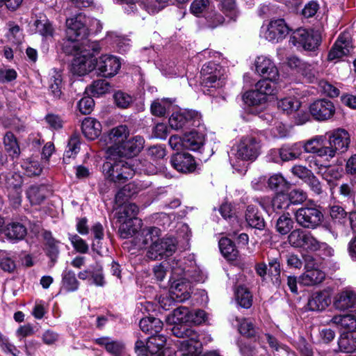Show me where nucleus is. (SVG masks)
Instances as JSON below:
<instances>
[{"instance_id": "f257e3e1", "label": "nucleus", "mask_w": 356, "mask_h": 356, "mask_svg": "<svg viewBox=\"0 0 356 356\" xmlns=\"http://www.w3.org/2000/svg\"><path fill=\"white\" fill-rule=\"evenodd\" d=\"M350 143L348 132L343 129H337L325 135H318L307 140L305 152L314 154L323 159L311 161L315 166L321 170L329 165L330 161L337 154L347 152Z\"/></svg>"}, {"instance_id": "f03ea898", "label": "nucleus", "mask_w": 356, "mask_h": 356, "mask_svg": "<svg viewBox=\"0 0 356 356\" xmlns=\"http://www.w3.org/2000/svg\"><path fill=\"white\" fill-rule=\"evenodd\" d=\"M102 169L105 177L118 184L131 179L136 172L134 160L118 159V156H108Z\"/></svg>"}, {"instance_id": "7ed1b4c3", "label": "nucleus", "mask_w": 356, "mask_h": 356, "mask_svg": "<svg viewBox=\"0 0 356 356\" xmlns=\"http://www.w3.org/2000/svg\"><path fill=\"white\" fill-rule=\"evenodd\" d=\"M201 85L204 92H209L211 88L219 89L222 88L226 83L227 76L225 69L220 65L213 62L205 63L200 72Z\"/></svg>"}, {"instance_id": "20e7f679", "label": "nucleus", "mask_w": 356, "mask_h": 356, "mask_svg": "<svg viewBox=\"0 0 356 356\" xmlns=\"http://www.w3.org/2000/svg\"><path fill=\"white\" fill-rule=\"evenodd\" d=\"M172 328V334L179 338H186L179 341V350L181 353L180 356L184 354L195 353L196 348L201 347V343L199 340L198 334L192 329L188 328L184 324H173Z\"/></svg>"}, {"instance_id": "39448f33", "label": "nucleus", "mask_w": 356, "mask_h": 356, "mask_svg": "<svg viewBox=\"0 0 356 356\" xmlns=\"http://www.w3.org/2000/svg\"><path fill=\"white\" fill-rule=\"evenodd\" d=\"M202 123V116L193 110H180L174 112L169 118V124L175 130L198 127Z\"/></svg>"}, {"instance_id": "423d86ee", "label": "nucleus", "mask_w": 356, "mask_h": 356, "mask_svg": "<svg viewBox=\"0 0 356 356\" xmlns=\"http://www.w3.org/2000/svg\"><path fill=\"white\" fill-rule=\"evenodd\" d=\"M261 141L255 137H243L236 146L235 156L241 161H254L260 154Z\"/></svg>"}, {"instance_id": "0eeeda50", "label": "nucleus", "mask_w": 356, "mask_h": 356, "mask_svg": "<svg viewBox=\"0 0 356 356\" xmlns=\"http://www.w3.org/2000/svg\"><path fill=\"white\" fill-rule=\"evenodd\" d=\"M63 50L67 54L75 53L71 68L73 74H77L78 76H83L95 68V58L92 56H89L88 54H86L81 51L77 53L76 46L75 44L72 45V49L64 46Z\"/></svg>"}, {"instance_id": "6e6552de", "label": "nucleus", "mask_w": 356, "mask_h": 356, "mask_svg": "<svg viewBox=\"0 0 356 356\" xmlns=\"http://www.w3.org/2000/svg\"><path fill=\"white\" fill-rule=\"evenodd\" d=\"M295 217L297 222L302 227L315 229L323 221V214L315 207H304L298 209Z\"/></svg>"}, {"instance_id": "1a4fd4ad", "label": "nucleus", "mask_w": 356, "mask_h": 356, "mask_svg": "<svg viewBox=\"0 0 356 356\" xmlns=\"http://www.w3.org/2000/svg\"><path fill=\"white\" fill-rule=\"evenodd\" d=\"M290 40L294 45L300 44L305 50L314 51L321 44V33L319 30L298 29Z\"/></svg>"}, {"instance_id": "9d476101", "label": "nucleus", "mask_w": 356, "mask_h": 356, "mask_svg": "<svg viewBox=\"0 0 356 356\" xmlns=\"http://www.w3.org/2000/svg\"><path fill=\"white\" fill-rule=\"evenodd\" d=\"M177 241L173 237H168L159 239L150 245L147 252V257L152 259H161L163 257H169L175 252Z\"/></svg>"}, {"instance_id": "9b49d317", "label": "nucleus", "mask_w": 356, "mask_h": 356, "mask_svg": "<svg viewBox=\"0 0 356 356\" xmlns=\"http://www.w3.org/2000/svg\"><path fill=\"white\" fill-rule=\"evenodd\" d=\"M88 18L82 15L78 14L74 17L67 19L66 20V35L67 42H71L74 45V42L79 38H83L88 35L89 29L86 24Z\"/></svg>"}, {"instance_id": "f8f14e48", "label": "nucleus", "mask_w": 356, "mask_h": 356, "mask_svg": "<svg viewBox=\"0 0 356 356\" xmlns=\"http://www.w3.org/2000/svg\"><path fill=\"white\" fill-rule=\"evenodd\" d=\"M313 118L319 122L332 119L336 113V106L331 100L322 98L314 101L309 107Z\"/></svg>"}, {"instance_id": "ddd939ff", "label": "nucleus", "mask_w": 356, "mask_h": 356, "mask_svg": "<svg viewBox=\"0 0 356 356\" xmlns=\"http://www.w3.org/2000/svg\"><path fill=\"white\" fill-rule=\"evenodd\" d=\"M129 135V131L125 125L116 127L110 131L106 139L108 156H115L118 147L125 142Z\"/></svg>"}, {"instance_id": "4468645a", "label": "nucleus", "mask_w": 356, "mask_h": 356, "mask_svg": "<svg viewBox=\"0 0 356 356\" xmlns=\"http://www.w3.org/2000/svg\"><path fill=\"white\" fill-rule=\"evenodd\" d=\"M95 63L99 74L104 77L114 76L121 67L120 59L113 55H102Z\"/></svg>"}, {"instance_id": "2eb2a0df", "label": "nucleus", "mask_w": 356, "mask_h": 356, "mask_svg": "<svg viewBox=\"0 0 356 356\" xmlns=\"http://www.w3.org/2000/svg\"><path fill=\"white\" fill-rule=\"evenodd\" d=\"M289 33V28L282 19L271 20L263 31L264 37L272 42H278Z\"/></svg>"}, {"instance_id": "dca6fc26", "label": "nucleus", "mask_w": 356, "mask_h": 356, "mask_svg": "<svg viewBox=\"0 0 356 356\" xmlns=\"http://www.w3.org/2000/svg\"><path fill=\"white\" fill-rule=\"evenodd\" d=\"M255 72L264 78L278 80L280 74L274 61L267 56H259L254 60Z\"/></svg>"}, {"instance_id": "f3484780", "label": "nucleus", "mask_w": 356, "mask_h": 356, "mask_svg": "<svg viewBox=\"0 0 356 356\" xmlns=\"http://www.w3.org/2000/svg\"><path fill=\"white\" fill-rule=\"evenodd\" d=\"M189 277H181L171 280L170 296L177 302H184L191 297V284L188 281Z\"/></svg>"}, {"instance_id": "a211bd4d", "label": "nucleus", "mask_w": 356, "mask_h": 356, "mask_svg": "<svg viewBox=\"0 0 356 356\" xmlns=\"http://www.w3.org/2000/svg\"><path fill=\"white\" fill-rule=\"evenodd\" d=\"M144 138L140 136H136L126 140L125 142L118 147V151L115 156L131 158L138 154L143 149Z\"/></svg>"}, {"instance_id": "6ab92c4d", "label": "nucleus", "mask_w": 356, "mask_h": 356, "mask_svg": "<svg viewBox=\"0 0 356 356\" xmlns=\"http://www.w3.org/2000/svg\"><path fill=\"white\" fill-rule=\"evenodd\" d=\"M353 50V45L350 38L346 34H341L328 54V60H339L348 55Z\"/></svg>"}, {"instance_id": "aec40b11", "label": "nucleus", "mask_w": 356, "mask_h": 356, "mask_svg": "<svg viewBox=\"0 0 356 356\" xmlns=\"http://www.w3.org/2000/svg\"><path fill=\"white\" fill-rule=\"evenodd\" d=\"M334 306L339 311H346L356 306V290L345 288L338 292L334 300Z\"/></svg>"}, {"instance_id": "412c9836", "label": "nucleus", "mask_w": 356, "mask_h": 356, "mask_svg": "<svg viewBox=\"0 0 356 356\" xmlns=\"http://www.w3.org/2000/svg\"><path fill=\"white\" fill-rule=\"evenodd\" d=\"M305 268V273L299 277L298 282L300 284L311 286L318 284L325 280V273L312 267L309 262L306 264Z\"/></svg>"}, {"instance_id": "4be33fe9", "label": "nucleus", "mask_w": 356, "mask_h": 356, "mask_svg": "<svg viewBox=\"0 0 356 356\" xmlns=\"http://www.w3.org/2000/svg\"><path fill=\"white\" fill-rule=\"evenodd\" d=\"M170 163L175 169L184 173L192 172L196 168L193 157L188 153L175 154L171 157Z\"/></svg>"}, {"instance_id": "5701e85b", "label": "nucleus", "mask_w": 356, "mask_h": 356, "mask_svg": "<svg viewBox=\"0 0 356 356\" xmlns=\"http://www.w3.org/2000/svg\"><path fill=\"white\" fill-rule=\"evenodd\" d=\"M307 140L303 143H296L291 145H283L279 149L281 159L284 161H289L298 159L302 153V149L305 152Z\"/></svg>"}, {"instance_id": "b1692460", "label": "nucleus", "mask_w": 356, "mask_h": 356, "mask_svg": "<svg viewBox=\"0 0 356 356\" xmlns=\"http://www.w3.org/2000/svg\"><path fill=\"white\" fill-rule=\"evenodd\" d=\"M330 303L327 294L325 292H315L309 298L307 306L312 311L324 310Z\"/></svg>"}, {"instance_id": "393cba45", "label": "nucleus", "mask_w": 356, "mask_h": 356, "mask_svg": "<svg viewBox=\"0 0 356 356\" xmlns=\"http://www.w3.org/2000/svg\"><path fill=\"white\" fill-rule=\"evenodd\" d=\"M245 220L248 225L252 228L261 230L265 227L264 219L259 212L258 208L249 205L245 212Z\"/></svg>"}, {"instance_id": "a878e982", "label": "nucleus", "mask_w": 356, "mask_h": 356, "mask_svg": "<svg viewBox=\"0 0 356 356\" xmlns=\"http://www.w3.org/2000/svg\"><path fill=\"white\" fill-rule=\"evenodd\" d=\"M22 177L16 172H3L0 174V185L8 190L22 188Z\"/></svg>"}, {"instance_id": "bb28decb", "label": "nucleus", "mask_w": 356, "mask_h": 356, "mask_svg": "<svg viewBox=\"0 0 356 356\" xmlns=\"http://www.w3.org/2000/svg\"><path fill=\"white\" fill-rule=\"evenodd\" d=\"M82 131L89 140H95L101 133L102 126L99 122L94 118H86L82 122Z\"/></svg>"}, {"instance_id": "cd10ccee", "label": "nucleus", "mask_w": 356, "mask_h": 356, "mask_svg": "<svg viewBox=\"0 0 356 356\" xmlns=\"http://www.w3.org/2000/svg\"><path fill=\"white\" fill-rule=\"evenodd\" d=\"M118 222L120 223L119 232L120 236L124 238L131 237L141 228V220L140 219H129Z\"/></svg>"}, {"instance_id": "c85d7f7f", "label": "nucleus", "mask_w": 356, "mask_h": 356, "mask_svg": "<svg viewBox=\"0 0 356 356\" xmlns=\"http://www.w3.org/2000/svg\"><path fill=\"white\" fill-rule=\"evenodd\" d=\"M163 325V322L160 319L152 316L142 318L139 323L141 330L151 336L160 332Z\"/></svg>"}, {"instance_id": "c756f323", "label": "nucleus", "mask_w": 356, "mask_h": 356, "mask_svg": "<svg viewBox=\"0 0 356 356\" xmlns=\"http://www.w3.org/2000/svg\"><path fill=\"white\" fill-rule=\"evenodd\" d=\"M165 264L170 267L172 273V277H170V281L178 277L191 276L189 270L186 269V267L185 266V259H177L175 258L170 259Z\"/></svg>"}, {"instance_id": "7c9ffc66", "label": "nucleus", "mask_w": 356, "mask_h": 356, "mask_svg": "<svg viewBox=\"0 0 356 356\" xmlns=\"http://www.w3.org/2000/svg\"><path fill=\"white\" fill-rule=\"evenodd\" d=\"M328 323L354 332L356 330V316L352 314L335 315Z\"/></svg>"}, {"instance_id": "2f4dec72", "label": "nucleus", "mask_w": 356, "mask_h": 356, "mask_svg": "<svg viewBox=\"0 0 356 356\" xmlns=\"http://www.w3.org/2000/svg\"><path fill=\"white\" fill-rule=\"evenodd\" d=\"M185 149L197 151L204 145V136L202 134L191 131L184 135Z\"/></svg>"}, {"instance_id": "473e14b6", "label": "nucleus", "mask_w": 356, "mask_h": 356, "mask_svg": "<svg viewBox=\"0 0 356 356\" xmlns=\"http://www.w3.org/2000/svg\"><path fill=\"white\" fill-rule=\"evenodd\" d=\"M191 312L187 307H179L168 315L166 321L170 324H185L190 322Z\"/></svg>"}, {"instance_id": "72a5a7b5", "label": "nucleus", "mask_w": 356, "mask_h": 356, "mask_svg": "<svg viewBox=\"0 0 356 356\" xmlns=\"http://www.w3.org/2000/svg\"><path fill=\"white\" fill-rule=\"evenodd\" d=\"M4 232L10 239L19 241L23 239L26 235L27 229L23 224L13 222L6 225Z\"/></svg>"}, {"instance_id": "f704fd0d", "label": "nucleus", "mask_w": 356, "mask_h": 356, "mask_svg": "<svg viewBox=\"0 0 356 356\" xmlns=\"http://www.w3.org/2000/svg\"><path fill=\"white\" fill-rule=\"evenodd\" d=\"M338 346L342 352H354L356 350V332L342 334L338 340Z\"/></svg>"}, {"instance_id": "c9c22d12", "label": "nucleus", "mask_w": 356, "mask_h": 356, "mask_svg": "<svg viewBox=\"0 0 356 356\" xmlns=\"http://www.w3.org/2000/svg\"><path fill=\"white\" fill-rule=\"evenodd\" d=\"M3 145L6 152L10 157L17 159L19 156V145L16 137L12 132L8 131L5 134L3 137Z\"/></svg>"}, {"instance_id": "e433bc0d", "label": "nucleus", "mask_w": 356, "mask_h": 356, "mask_svg": "<svg viewBox=\"0 0 356 356\" xmlns=\"http://www.w3.org/2000/svg\"><path fill=\"white\" fill-rule=\"evenodd\" d=\"M161 234L160 229L155 227H149L145 228L142 230L140 238H138L139 241L137 245L139 247H142L143 245H148L149 243L152 244L157 240Z\"/></svg>"}, {"instance_id": "4c0bfd02", "label": "nucleus", "mask_w": 356, "mask_h": 356, "mask_svg": "<svg viewBox=\"0 0 356 356\" xmlns=\"http://www.w3.org/2000/svg\"><path fill=\"white\" fill-rule=\"evenodd\" d=\"M96 343L105 347L106 350L115 356H120L124 349V344L118 341H113L108 337H102L95 340Z\"/></svg>"}, {"instance_id": "58836bf2", "label": "nucleus", "mask_w": 356, "mask_h": 356, "mask_svg": "<svg viewBox=\"0 0 356 356\" xmlns=\"http://www.w3.org/2000/svg\"><path fill=\"white\" fill-rule=\"evenodd\" d=\"M219 248L222 254L227 260L234 261L238 257V250L234 243L228 238H222L219 241Z\"/></svg>"}, {"instance_id": "ea45409f", "label": "nucleus", "mask_w": 356, "mask_h": 356, "mask_svg": "<svg viewBox=\"0 0 356 356\" xmlns=\"http://www.w3.org/2000/svg\"><path fill=\"white\" fill-rule=\"evenodd\" d=\"M44 240L45 241L46 252L48 257L54 263L59 254L58 248V241H56L51 236V233L47 231H44L42 234Z\"/></svg>"}, {"instance_id": "a19ab883", "label": "nucleus", "mask_w": 356, "mask_h": 356, "mask_svg": "<svg viewBox=\"0 0 356 356\" xmlns=\"http://www.w3.org/2000/svg\"><path fill=\"white\" fill-rule=\"evenodd\" d=\"M166 343V337L162 334H155L149 337L147 339L149 348L152 351V354L154 356H164L163 355L162 348Z\"/></svg>"}, {"instance_id": "79ce46f5", "label": "nucleus", "mask_w": 356, "mask_h": 356, "mask_svg": "<svg viewBox=\"0 0 356 356\" xmlns=\"http://www.w3.org/2000/svg\"><path fill=\"white\" fill-rule=\"evenodd\" d=\"M277 81L264 78L257 83L255 88L258 90L259 92L265 97L266 95H273L277 92Z\"/></svg>"}, {"instance_id": "37998d69", "label": "nucleus", "mask_w": 356, "mask_h": 356, "mask_svg": "<svg viewBox=\"0 0 356 356\" xmlns=\"http://www.w3.org/2000/svg\"><path fill=\"white\" fill-rule=\"evenodd\" d=\"M268 275L271 277L274 286L279 287L282 281L280 278V263L278 258H272L268 260Z\"/></svg>"}, {"instance_id": "c03bdc74", "label": "nucleus", "mask_w": 356, "mask_h": 356, "mask_svg": "<svg viewBox=\"0 0 356 356\" xmlns=\"http://www.w3.org/2000/svg\"><path fill=\"white\" fill-rule=\"evenodd\" d=\"M139 211L138 207L134 203L125 204L121 209V211L117 213V218L118 221L125 220H135L138 219L136 216Z\"/></svg>"}, {"instance_id": "a18cd8bd", "label": "nucleus", "mask_w": 356, "mask_h": 356, "mask_svg": "<svg viewBox=\"0 0 356 356\" xmlns=\"http://www.w3.org/2000/svg\"><path fill=\"white\" fill-rule=\"evenodd\" d=\"M136 172L146 175H156L161 170L156 164L147 159L134 160Z\"/></svg>"}, {"instance_id": "49530a36", "label": "nucleus", "mask_w": 356, "mask_h": 356, "mask_svg": "<svg viewBox=\"0 0 356 356\" xmlns=\"http://www.w3.org/2000/svg\"><path fill=\"white\" fill-rule=\"evenodd\" d=\"M62 282L63 287L67 291H74L79 288V281L76 278L74 271L72 270H65L62 274Z\"/></svg>"}, {"instance_id": "de8ad7c7", "label": "nucleus", "mask_w": 356, "mask_h": 356, "mask_svg": "<svg viewBox=\"0 0 356 356\" xmlns=\"http://www.w3.org/2000/svg\"><path fill=\"white\" fill-rule=\"evenodd\" d=\"M235 296L237 302L242 307L249 308L251 307L252 296L247 288L243 286H238L235 292Z\"/></svg>"}, {"instance_id": "09e8293b", "label": "nucleus", "mask_w": 356, "mask_h": 356, "mask_svg": "<svg viewBox=\"0 0 356 356\" xmlns=\"http://www.w3.org/2000/svg\"><path fill=\"white\" fill-rule=\"evenodd\" d=\"M268 187L279 192H285L289 188V184L285 180V179L280 174H275L272 175L268 179Z\"/></svg>"}, {"instance_id": "8fccbe9b", "label": "nucleus", "mask_w": 356, "mask_h": 356, "mask_svg": "<svg viewBox=\"0 0 356 356\" xmlns=\"http://www.w3.org/2000/svg\"><path fill=\"white\" fill-rule=\"evenodd\" d=\"M277 106L287 113H291L300 108V102L294 97H288L279 100Z\"/></svg>"}, {"instance_id": "3c124183", "label": "nucleus", "mask_w": 356, "mask_h": 356, "mask_svg": "<svg viewBox=\"0 0 356 356\" xmlns=\"http://www.w3.org/2000/svg\"><path fill=\"white\" fill-rule=\"evenodd\" d=\"M35 26L37 31L44 38H52L54 29L51 22L46 18L37 19L35 22Z\"/></svg>"}, {"instance_id": "603ef678", "label": "nucleus", "mask_w": 356, "mask_h": 356, "mask_svg": "<svg viewBox=\"0 0 356 356\" xmlns=\"http://www.w3.org/2000/svg\"><path fill=\"white\" fill-rule=\"evenodd\" d=\"M172 103L166 99H157L151 106L152 113L158 117H162L170 110Z\"/></svg>"}, {"instance_id": "864d4df0", "label": "nucleus", "mask_w": 356, "mask_h": 356, "mask_svg": "<svg viewBox=\"0 0 356 356\" xmlns=\"http://www.w3.org/2000/svg\"><path fill=\"white\" fill-rule=\"evenodd\" d=\"M111 86L108 81L104 79L95 81L90 87V92L94 97H99L111 90Z\"/></svg>"}, {"instance_id": "5fc2aeb1", "label": "nucleus", "mask_w": 356, "mask_h": 356, "mask_svg": "<svg viewBox=\"0 0 356 356\" xmlns=\"http://www.w3.org/2000/svg\"><path fill=\"white\" fill-rule=\"evenodd\" d=\"M293 221L289 214H283L279 217L276 222V230L281 234H286L293 228Z\"/></svg>"}, {"instance_id": "6e6d98bb", "label": "nucleus", "mask_w": 356, "mask_h": 356, "mask_svg": "<svg viewBox=\"0 0 356 356\" xmlns=\"http://www.w3.org/2000/svg\"><path fill=\"white\" fill-rule=\"evenodd\" d=\"M306 233L301 229L293 230L288 236L289 243L294 248L303 247Z\"/></svg>"}, {"instance_id": "4d7b16f0", "label": "nucleus", "mask_w": 356, "mask_h": 356, "mask_svg": "<svg viewBox=\"0 0 356 356\" xmlns=\"http://www.w3.org/2000/svg\"><path fill=\"white\" fill-rule=\"evenodd\" d=\"M245 104L248 105H257L266 102V97L259 92L256 88L254 90L246 92L243 96Z\"/></svg>"}, {"instance_id": "13d9d810", "label": "nucleus", "mask_w": 356, "mask_h": 356, "mask_svg": "<svg viewBox=\"0 0 356 356\" xmlns=\"http://www.w3.org/2000/svg\"><path fill=\"white\" fill-rule=\"evenodd\" d=\"M300 74H301L308 82H314L318 74L317 64L305 63L303 64Z\"/></svg>"}, {"instance_id": "bf43d9fd", "label": "nucleus", "mask_w": 356, "mask_h": 356, "mask_svg": "<svg viewBox=\"0 0 356 356\" xmlns=\"http://www.w3.org/2000/svg\"><path fill=\"white\" fill-rule=\"evenodd\" d=\"M49 90L55 98H60L62 95V77L56 73L49 81Z\"/></svg>"}, {"instance_id": "052dcab7", "label": "nucleus", "mask_w": 356, "mask_h": 356, "mask_svg": "<svg viewBox=\"0 0 356 356\" xmlns=\"http://www.w3.org/2000/svg\"><path fill=\"white\" fill-rule=\"evenodd\" d=\"M27 197L31 204H40L44 199V195L42 192V187L31 186L26 192Z\"/></svg>"}, {"instance_id": "680f3d73", "label": "nucleus", "mask_w": 356, "mask_h": 356, "mask_svg": "<svg viewBox=\"0 0 356 356\" xmlns=\"http://www.w3.org/2000/svg\"><path fill=\"white\" fill-rule=\"evenodd\" d=\"M113 98L116 105L122 108H128L134 101L132 96L122 91L116 92Z\"/></svg>"}, {"instance_id": "e2e57ef3", "label": "nucleus", "mask_w": 356, "mask_h": 356, "mask_svg": "<svg viewBox=\"0 0 356 356\" xmlns=\"http://www.w3.org/2000/svg\"><path fill=\"white\" fill-rule=\"evenodd\" d=\"M91 232L93 234L94 238L96 241L92 244V248L93 250L99 252V250L101 248V246L99 245V241L103 239L104 236L103 226L101 223L96 222L92 227Z\"/></svg>"}, {"instance_id": "0e129e2a", "label": "nucleus", "mask_w": 356, "mask_h": 356, "mask_svg": "<svg viewBox=\"0 0 356 356\" xmlns=\"http://www.w3.org/2000/svg\"><path fill=\"white\" fill-rule=\"evenodd\" d=\"M291 204L288 195L284 192H279L272 200V206L275 210L287 208Z\"/></svg>"}, {"instance_id": "69168bd1", "label": "nucleus", "mask_w": 356, "mask_h": 356, "mask_svg": "<svg viewBox=\"0 0 356 356\" xmlns=\"http://www.w3.org/2000/svg\"><path fill=\"white\" fill-rule=\"evenodd\" d=\"M69 240L73 248L79 253H87L89 249L86 242L77 234H70Z\"/></svg>"}, {"instance_id": "338daca9", "label": "nucleus", "mask_w": 356, "mask_h": 356, "mask_svg": "<svg viewBox=\"0 0 356 356\" xmlns=\"http://www.w3.org/2000/svg\"><path fill=\"white\" fill-rule=\"evenodd\" d=\"M6 36L8 41L16 44L21 43L23 40L22 32L17 25L10 26Z\"/></svg>"}, {"instance_id": "774afa93", "label": "nucleus", "mask_w": 356, "mask_h": 356, "mask_svg": "<svg viewBox=\"0 0 356 356\" xmlns=\"http://www.w3.org/2000/svg\"><path fill=\"white\" fill-rule=\"evenodd\" d=\"M80 149V143L79 140L76 136H72L67 146V148L65 151L64 156L66 158L74 157L79 151Z\"/></svg>"}]
</instances>
